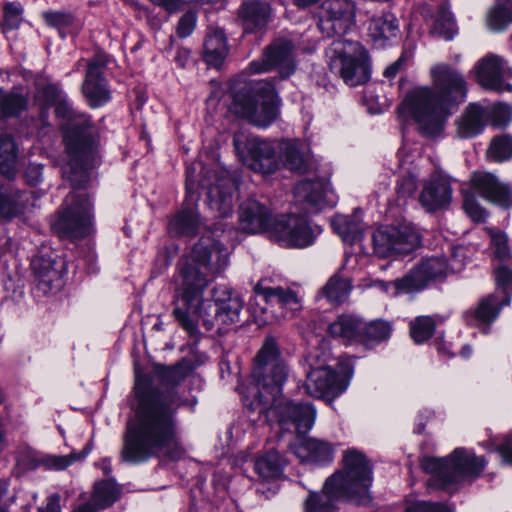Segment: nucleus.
Here are the masks:
<instances>
[{"label":"nucleus","instance_id":"obj_1","mask_svg":"<svg viewBox=\"0 0 512 512\" xmlns=\"http://www.w3.org/2000/svg\"><path fill=\"white\" fill-rule=\"evenodd\" d=\"M134 390L138 406L134 418L127 422L122 460L138 464L160 454L177 457V407L173 399L150 389L146 377L136 376Z\"/></svg>","mask_w":512,"mask_h":512},{"label":"nucleus","instance_id":"obj_2","mask_svg":"<svg viewBox=\"0 0 512 512\" xmlns=\"http://www.w3.org/2000/svg\"><path fill=\"white\" fill-rule=\"evenodd\" d=\"M279 355L275 340L267 338L255 357L253 383L243 403L252 421L276 419L282 427L292 425L300 436L312 428L316 411L311 404L295 403L281 397L288 370Z\"/></svg>","mask_w":512,"mask_h":512},{"label":"nucleus","instance_id":"obj_3","mask_svg":"<svg viewBox=\"0 0 512 512\" xmlns=\"http://www.w3.org/2000/svg\"><path fill=\"white\" fill-rule=\"evenodd\" d=\"M435 92L428 87H416L406 93L398 106L399 117L413 121L419 132L428 137L439 135L449 114V106L466 97V82L462 75L448 64L431 68Z\"/></svg>","mask_w":512,"mask_h":512},{"label":"nucleus","instance_id":"obj_4","mask_svg":"<svg viewBox=\"0 0 512 512\" xmlns=\"http://www.w3.org/2000/svg\"><path fill=\"white\" fill-rule=\"evenodd\" d=\"M342 463V468L326 479L320 492H310L304 502L305 512H335L338 501L358 505L370 502L373 481L370 461L360 451L348 449Z\"/></svg>","mask_w":512,"mask_h":512},{"label":"nucleus","instance_id":"obj_5","mask_svg":"<svg viewBox=\"0 0 512 512\" xmlns=\"http://www.w3.org/2000/svg\"><path fill=\"white\" fill-rule=\"evenodd\" d=\"M54 106L69 158L62 167L63 176L74 188L85 187L88 182L87 171L97 163V129L87 115L72 107L67 95Z\"/></svg>","mask_w":512,"mask_h":512},{"label":"nucleus","instance_id":"obj_6","mask_svg":"<svg viewBox=\"0 0 512 512\" xmlns=\"http://www.w3.org/2000/svg\"><path fill=\"white\" fill-rule=\"evenodd\" d=\"M211 280V267L206 257L203 260H197L193 254L178 263V272L173 278L175 284L173 316L191 335L198 331V322L202 317L204 304L203 292Z\"/></svg>","mask_w":512,"mask_h":512},{"label":"nucleus","instance_id":"obj_7","mask_svg":"<svg viewBox=\"0 0 512 512\" xmlns=\"http://www.w3.org/2000/svg\"><path fill=\"white\" fill-rule=\"evenodd\" d=\"M486 461L473 452L457 448L448 458L424 457L421 467L431 477L430 487L447 489L466 479H474L480 475Z\"/></svg>","mask_w":512,"mask_h":512},{"label":"nucleus","instance_id":"obj_8","mask_svg":"<svg viewBox=\"0 0 512 512\" xmlns=\"http://www.w3.org/2000/svg\"><path fill=\"white\" fill-rule=\"evenodd\" d=\"M231 110L256 127H268L278 116L274 85L265 80L254 83L250 93L235 95Z\"/></svg>","mask_w":512,"mask_h":512},{"label":"nucleus","instance_id":"obj_9","mask_svg":"<svg viewBox=\"0 0 512 512\" xmlns=\"http://www.w3.org/2000/svg\"><path fill=\"white\" fill-rule=\"evenodd\" d=\"M326 55L331 71L339 74L347 85L354 87L369 80L368 55L360 43L339 38L332 42Z\"/></svg>","mask_w":512,"mask_h":512},{"label":"nucleus","instance_id":"obj_10","mask_svg":"<svg viewBox=\"0 0 512 512\" xmlns=\"http://www.w3.org/2000/svg\"><path fill=\"white\" fill-rule=\"evenodd\" d=\"M63 209L51 224L61 238H81L92 227V205L83 192L73 191L64 200Z\"/></svg>","mask_w":512,"mask_h":512},{"label":"nucleus","instance_id":"obj_11","mask_svg":"<svg viewBox=\"0 0 512 512\" xmlns=\"http://www.w3.org/2000/svg\"><path fill=\"white\" fill-rule=\"evenodd\" d=\"M233 146L238 159L251 170L271 174L278 168L275 142L244 131L234 135Z\"/></svg>","mask_w":512,"mask_h":512},{"label":"nucleus","instance_id":"obj_12","mask_svg":"<svg viewBox=\"0 0 512 512\" xmlns=\"http://www.w3.org/2000/svg\"><path fill=\"white\" fill-rule=\"evenodd\" d=\"M454 269L443 256L423 258L407 275L391 283L376 280L374 286L388 292L393 287V295L408 294L424 289L430 282L445 278Z\"/></svg>","mask_w":512,"mask_h":512},{"label":"nucleus","instance_id":"obj_13","mask_svg":"<svg viewBox=\"0 0 512 512\" xmlns=\"http://www.w3.org/2000/svg\"><path fill=\"white\" fill-rule=\"evenodd\" d=\"M268 238L285 248H305L313 244L315 233L303 216L282 214L273 217Z\"/></svg>","mask_w":512,"mask_h":512},{"label":"nucleus","instance_id":"obj_14","mask_svg":"<svg viewBox=\"0 0 512 512\" xmlns=\"http://www.w3.org/2000/svg\"><path fill=\"white\" fill-rule=\"evenodd\" d=\"M254 290L256 298L265 303L263 323L294 317L302 308V299L293 289L256 285Z\"/></svg>","mask_w":512,"mask_h":512},{"label":"nucleus","instance_id":"obj_15","mask_svg":"<svg viewBox=\"0 0 512 512\" xmlns=\"http://www.w3.org/2000/svg\"><path fill=\"white\" fill-rule=\"evenodd\" d=\"M372 242L379 257H389L412 252L420 244V237L409 226H386L373 233Z\"/></svg>","mask_w":512,"mask_h":512},{"label":"nucleus","instance_id":"obj_16","mask_svg":"<svg viewBox=\"0 0 512 512\" xmlns=\"http://www.w3.org/2000/svg\"><path fill=\"white\" fill-rule=\"evenodd\" d=\"M495 280V292L480 301L471 319L472 324L481 327L483 333H487L488 325L498 317L501 308L510 303L506 289L512 284V271L499 267L495 271Z\"/></svg>","mask_w":512,"mask_h":512},{"label":"nucleus","instance_id":"obj_17","mask_svg":"<svg viewBox=\"0 0 512 512\" xmlns=\"http://www.w3.org/2000/svg\"><path fill=\"white\" fill-rule=\"evenodd\" d=\"M355 7L350 0H324L318 11V27L330 38L345 34L354 24Z\"/></svg>","mask_w":512,"mask_h":512},{"label":"nucleus","instance_id":"obj_18","mask_svg":"<svg viewBox=\"0 0 512 512\" xmlns=\"http://www.w3.org/2000/svg\"><path fill=\"white\" fill-rule=\"evenodd\" d=\"M250 68L255 73L278 69L282 79L291 76L296 69L293 45L291 41L285 39L275 40L263 54L262 61H254Z\"/></svg>","mask_w":512,"mask_h":512},{"label":"nucleus","instance_id":"obj_19","mask_svg":"<svg viewBox=\"0 0 512 512\" xmlns=\"http://www.w3.org/2000/svg\"><path fill=\"white\" fill-rule=\"evenodd\" d=\"M104 56H95L87 65L82 93L92 108L103 106L111 99V91L103 73L106 67Z\"/></svg>","mask_w":512,"mask_h":512},{"label":"nucleus","instance_id":"obj_20","mask_svg":"<svg viewBox=\"0 0 512 512\" xmlns=\"http://www.w3.org/2000/svg\"><path fill=\"white\" fill-rule=\"evenodd\" d=\"M452 200L450 178L442 171L433 172L424 181L419 202L427 212L446 209Z\"/></svg>","mask_w":512,"mask_h":512},{"label":"nucleus","instance_id":"obj_21","mask_svg":"<svg viewBox=\"0 0 512 512\" xmlns=\"http://www.w3.org/2000/svg\"><path fill=\"white\" fill-rule=\"evenodd\" d=\"M478 83L488 90L511 91L512 86L505 83L506 65L497 55H487L480 59L474 68Z\"/></svg>","mask_w":512,"mask_h":512},{"label":"nucleus","instance_id":"obj_22","mask_svg":"<svg viewBox=\"0 0 512 512\" xmlns=\"http://www.w3.org/2000/svg\"><path fill=\"white\" fill-rule=\"evenodd\" d=\"M297 201L306 203L308 210L317 212L324 207H332L336 204V196L329 184L323 180H303L294 189Z\"/></svg>","mask_w":512,"mask_h":512},{"label":"nucleus","instance_id":"obj_23","mask_svg":"<svg viewBox=\"0 0 512 512\" xmlns=\"http://www.w3.org/2000/svg\"><path fill=\"white\" fill-rule=\"evenodd\" d=\"M305 389L314 398L333 399L345 390V386L332 369L320 367L307 374Z\"/></svg>","mask_w":512,"mask_h":512},{"label":"nucleus","instance_id":"obj_24","mask_svg":"<svg viewBox=\"0 0 512 512\" xmlns=\"http://www.w3.org/2000/svg\"><path fill=\"white\" fill-rule=\"evenodd\" d=\"M37 277V288L44 294L55 293L63 286L64 262L45 256H37L32 261Z\"/></svg>","mask_w":512,"mask_h":512},{"label":"nucleus","instance_id":"obj_25","mask_svg":"<svg viewBox=\"0 0 512 512\" xmlns=\"http://www.w3.org/2000/svg\"><path fill=\"white\" fill-rule=\"evenodd\" d=\"M272 220L271 209L256 199H248L240 205V225L248 233H267Z\"/></svg>","mask_w":512,"mask_h":512},{"label":"nucleus","instance_id":"obj_26","mask_svg":"<svg viewBox=\"0 0 512 512\" xmlns=\"http://www.w3.org/2000/svg\"><path fill=\"white\" fill-rule=\"evenodd\" d=\"M471 183L473 188L489 202L502 207H509L512 204L510 188L499 182L493 174L475 172L471 178Z\"/></svg>","mask_w":512,"mask_h":512},{"label":"nucleus","instance_id":"obj_27","mask_svg":"<svg viewBox=\"0 0 512 512\" xmlns=\"http://www.w3.org/2000/svg\"><path fill=\"white\" fill-rule=\"evenodd\" d=\"M291 449L301 462L327 463L333 460V446L319 439L298 436Z\"/></svg>","mask_w":512,"mask_h":512},{"label":"nucleus","instance_id":"obj_28","mask_svg":"<svg viewBox=\"0 0 512 512\" xmlns=\"http://www.w3.org/2000/svg\"><path fill=\"white\" fill-rule=\"evenodd\" d=\"M488 110L481 104L470 103L456 121V134L468 139L479 135L485 125Z\"/></svg>","mask_w":512,"mask_h":512},{"label":"nucleus","instance_id":"obj_29","mask_svg":"<svg viewBox=\"0 0 512 512\" xmlns=\"http://www.w3.org/2000/svg\"><path fill=\"white\" fill-rule=\"evenodd\" d=\"M246 31L260 30L271 18V7L263 0H245L240 9Z\"/></svg>","mask_w":512,"mask_h":512},{"label":"nucleus","instance_id":"obj_30","mask_svg":"<svg viewBox=\"0 0 512 512\" xmlns=\"http://www.w3.org/2000/svg\"><path fill=\"white\" fill-rule=\"evenodd\" d=\"M29 197L11 184L0 185V217L12 218L23 212Z\"/></svg>","mask_w":512,"mask_h":512},{"label":"nucleus","instance_id":"obj_31","mask_svg":"<svg viewBox=\"0 0 512 512\" xmlns=\"http://www.w3.org/2000/svg\"><path fill=\"white\" fill-rule=\"evenodd\" d=\"M368 31L376 44L384 46L387 40L397 36L399 25L393 14L383 13L371 18Z\"/></svg>","mask_w":512,"mask_h":512},{"label":"nucleus","instance_id":"obj_32","mask_svg":"<svg viewBox=\"0 0 512 512\" xmlns=\"http://www.w3.org/2000/svg\"><path fill=\"white\" fill-rule=\"evenodd\" d=\"M329 333L333 337L345 341H353L362 338V322L353 315H341L329 325Z\"/></svg>","mask_w":512,"mask_h":512},{"label":"nucleus","instance_id":"obj_33","mask_svg":"<svg viewBox=\"0 0 512 512\" xmlns=\"http://www.w3.org/2000/svg\"><path fill=\"white\" fill-rule=\"evenodd\" d=\"M224 33L221 29L210 31L204 42V61L207 65L220 69L224 63Z\"/></svg>","mask_w":512,"mask_h":512},{"label":"nucleus","instance_id":"obj_34","mask_svg":"<svg viewBox=\"0 0 512 512\" xmlns=\"http://www.w3.org/2000/svg\"><path fill=\"white\" fill-rule=\"evenodd\" d=\"M490 30L501 31L512 22V0H496L495 6L487 14Z\"/></svg>","mask_w":512,"mask_h":512},{"label":"nucleus","instance_id":"obj_35","mask_svg":"<svg viewBox=\"0 0 512 512\" xmlns=\"http://www.w3.org/2000/svg\"><path fill=\"white\" fill-rule=\"evenodd\" d=\"M352 289L351 281L348 278L340 277L338 274L330 277L322 288V294L331 303H343L350 295Z\"/></svg>","mask_w":512,"mask_h":512},{"label":"nucleus","instance_id":"obj_36","mask_svg":"<svg viewBox=\"0 0 512 512\" xmlns=\"http://www.w3.org/2000/svg\"><path fill=\"white\" fill-rule=\"evenodd\" d=\"M120 496V489L112 480L101 481L95 484L90 502L98 509L111 506Z\"/></svg>","mask_w":512,"mask_h":512},{"label":"nucleus","instance_id":"obj_37","mask_svg":"<svg viewBox=\"0 0 512 512\" xmlns=\"http://www.w3.org/2000/svg\"><path fill=\"white\" fill-rule=\"evenodd\" d=\"M332 227L335 232L345 242L353 243L359 240L362 236V225L356 218H350L345 215H338L333 218Z\"/></svg>","mask_w":512,"mask_h":512},{"label":"nucleus","instance_id":"obj_38","mask_svg":"<svg viewBox=\"0 0 512 512\" xmlns=\"http://www.w3.org/2000/svg\"><path fill=\"white\" fill-rule=\"evenodd\" d=\"M27 98L16 90L5 91L0 88V114L3 117H15L27 108Z\"/></svg>","mask_w":512,"mask_h":512},{"label":"nucleus","instance_id":"obj_39","mask_svg":"<svg viewBox=\"0 0 512 512\" xmlns=\"http://www.w3.org/2000/svg\"><path fill=\"white\" fill-rule=\"evenodd\" d=\"M285 465L284 458L276 451H269L255 462L256 472L263 478L278 477Z\"/></svg>","mask_w":512,"mask_h":512},{"label":"nucleus","instance_id":"obj_40","mask_svg":"<svg viewBox=\"0 0 512 512\" xmlns=\"http://www.w3.org/2000/svg\"><path fill=\"white\" fill-rule=\"evenodd\" d=\"M199 220L196 212L190 208L182 210L170 222L169 229L179 236L194 235L197 231Z\"/></svg>","mask_w":512,"mask_h":512},{"label":"nucleus","instance_id":"obj_41","mask_svg":"<svg viewBox=\"0 0 512 512\" xmlns=\"http://www.w3.org/2000/svg\"><path fill=\"white\" fill-rule=\"evenodd\" d=\"M281 158L288 169L292 171L304 170L305 159L296 142L285 141L281 144Z\"/></svg>","mask_w":512,"mask_h":512},{"label":"nucleus","instance_id":"obj_42","mask_svg":"<svg viewBox=\"0 0 512 512\" xmlns=\"http://www.w3.org/2000/svg\"><path fill=\"white\" fill-rule=\"evenodd\" d=\"M487 157L496 162H503L512 157V137L508 135L493 138L487 150Z\"/></svg>","mask_w":512,"mask_h":512},{"label":"nucleus","instance_id":"obj_43","mask_svg":"<svg viewBox=\"0 0 512 512\" xmlns=\"http://www.w3.org/2000/svg\"><path fill=\"white\" fill-rule=\"evenodd\" d=\"M435 331V322L429 316H419L410 322L412 339L420 344L428 340Z\"/></svg>","mask_w":512,"mask_h":512},{"label":"nucleus","instance_id":"obj_44","mask_svg":"<svg viewBox=\"0 0 512 512\" xmlns=\"http://www.w3.org/2000/svg\"><path fill=\"white\" fill-rule=\"evenodd\" d=\"M433 31L446 40L452 39L457 32L453 15L447 10H441L435 20Z\"/></svg>","mask_w":512,"mask_h":512},{"label":"nucleus","instance_id":"obj_45","mask_svg":"<svg viewBox=\"0 0 512 512\" xmlns=\"http://www.w3.org/2000/svg\"><path fill=\"white\" fill-rule=\"evenodd\" d=\"M391 334V326L382 320L371 321L368 324L362 323V338L374 341L387 339Z\"/></svg>","mask_w":512,"mask_h":512},{"label":"nucleus","instance_id":"obj_46","mask_svg":"<svg viewBox=\"0 0 512 512\" xmlns=\"http://www.w3.org/2000/svg\"><path fill=\"white\" fill-rule=\"evenodd\" d=\"M91 451L90 446H86L79 454L71 453L68 455H53L45 459V465L55 470H63L73 464L75 461L85 458Z\"/></svg>","mask_w":512,"mask_h":512},{"label":"nucleus","instance_id":"obj_47","mask_svg":"<svg viewBox=\"0 0 512 512\" xmlns=\"http://www.w3.org/2000/svg\"><path fill=\"white\" fill-rule=\"evenodd\" d=\"M226 325L236 324L241 321L243 311V299L236 292H226Z\"/></svg>","mask_w":512,"mask_h":512},{"label":"nucleus","instance_id":"obj_48","mask_svg":"<svg viewBox=\"0 0 512 512\" xmlns=\"http://www.w3.org/2000/svg\"><path fill=\"white\" fill-rule=\"evenodd\" d=\"M484 107L488 110L487 119H490L493 126L503 127L511 121L512 112L508 105L498 103L493 106Z\"/></svg>","mask_w":512,"mask_h":512},{"label":"nucleus","instance_id":"obj_49","mask_svg":"<svg viewBox=\"0 0 512 512\" xmlns=\"http://www.w3.org/2000/svg\"><path fill=\"white\" fill-rule=\"evenodd\" d=\"M489 234L491 237V248L493 249L494 256L501 261L509 259L510 250L506 234L491 229L489 230Z\"/></svg>","mask_w":512,"mask_h":512},{"label":"nucleus","instance_id":"obj_50","mask_svg":"<svg viewBox=\"0 0 512 512\" xmlns=\"http://www.w3.org/2000/svg\"><path fill=\"white\" fill-rule=\"evenodd\" d=\"M463 208L474 221H484L487 216L485 210L478 204L473 196L465 195Z\"/></svg>","mask_w":512,"mask_h":512},{"label":"nucleus","instance_id":"obj_51","mask_svg":"<svg viewBox=\"0 0 512 512\" xmlns=\"http://www.w3.org/2000/svg\"><path fill=\"white\" fill-rule=\"evenodd\" d=\"M21 8L13 3H7L4 8V26L15 29L21 23Z\"/></svg>","mask_w":512,"mask_h":512},{"label":"nucleus","instance_id":"obj_52","mask_svg":"<svg viewBox=\"0 0 512 512\" xmlns=\"http://www.w3.org/2000/svg\"><path fill=\"white\" fill-rule=\"evenodd\" d=\"M46 22L56 27L60 32L63 28L70 26L73 23V17L70 14L62 12H46L43 14Z\"/></svg>","mask_w":512,"mask_h":512},{"label":"nucleus","instance_id":"obj_53","mask_svg":"<svg viewBox=\"0 0 512 512\" xmlns=\"http://www.w3.org/2000/svg\"><path fill=\"white\" fill-rule=\"evenodd\" d=\"M417 174L408 173L407 175H403L397 184V192L402 197H407L412 195L417 188Z\"/></svg>","mask_w":512,"mask_h":512},{"label":"nucleus","instance_id":"obj_54","mask_svg":"<svg viewBox=\"0 0 512 512\" xmlns=\"http://www.w3.org/2000/svg\"><path fill=\"white\" fill-rule=\"evenodd\" d=\"M196 25V16L193 12L184 14L177 26V34L180 38H186L192 34Z\"/></svg>","mask_w":512,"mask_h":512},{"label":"nucleus","instance_id":"obj_55","mask_svg":"<svg viewBox=\"0 0 512 512\" xmlns=\"http://www.w3.org/2000/svg\"><path fill=\"white\" fill-rule=\"evenodd\" d=\"M415 512H454V509L443 503L419 501L411 504Z\"/></svg>","mask_w":512,"mask_h":512},{"label":"nucleus","instance_id":"obj_56","mask_svg":"<svg viewBox=\"0 0 512 512\" xmlns=\"http://www.w3.org/2000/svg\"><path fill=\"white\" fill-rule=\"evenodd\" d=\"M159 372L162 378L172 385L178 384L185 377L181 366L161 367Z\"/></svg>","mask_w":512,"mask_h":512},{"label":"nucleus","instance_id":"obj_57","mask_svg":"<svg viewBox=\"0 0 512 512\" xmlns=\"http://www.w3.org/2000/svg\"><path fill=\"white\" fill-rule=\"evenodd\" d=\"M0 158H17L16 146L10 135H0Z\"/></svg>","mask_w":512,"mask_h":512},{"label":"nucleus","instance_id":"obj_58","mask_svg":"<svg viewBox=\"0 0 512 512\" xmlns=\"http://www.w3.org/2000/svg\"><path fill=\"white\" fill-rule=\"evenodd\" d=\"M66 94L57 84H47L42 89V96L48 104L55 105Z\"/></svg>","mask_w":512,"mask_h":512},{"label":"nucleus","instance_id":"obj_59","mask_svg":"<svg viewBox=\"0 0 512 512\" xmlns=\"http://www.w3.org/2000/svg\"><path fill=\"white\" fill-rule=\"evenodd\" d=\"M24 177L27 184L31 186L39 184L43 178V167L36 163L29 164L26 168Z\"/></svg>","mask_w":512,"mask_h":512},{"label":"nucleus","instance_id":"obj_60","mask_svg":"<svg viewBox=\"0 0 512 512\" xmlns=\"http://www.w3.org/2000/svg\"><path fill=\"white\" fill-rule=\"evenodd\" d=\"M17 158H0V173L7 179H11L16 174Z\"/></svg>","mask_w":512,"mask_h":512},{"label":"nucleus","instance_id":"obj_61","mask_svg":"<svg viewBox=\"0 0 512 512\" xmlns=\"http://www.w3.org/2000/svg\"><path fill=\"white\" fill-rule=\"evenodd\" d=\"M504 463L512 465V436L497 448Z\"/></svg>","mask_w":512,"mask_h":512},{"label":"nucleus","instance_id":"obj_62","mask_svg":"<svg viewBox=\"0 0 512 512\" xmlns=\"http://www.w3.org/2000/svg\"><path fill=\"white\" fill-rule=\"evenodd\" d=\"M60 496L53 494L47 498V504L45 507H41L39 512H61L60 511Z\"/></svg>","mask_w":512,"mask_h":512},{"label":"nucleus","instance_id":"obj_63","mask_svg":"<svg viewBox=\"0 0 512 512\" xmlns=\"http://www.w3.org/2000/svg\"><path fill=\"white\" fill-rule=\"evenodd\" d=\"M403 61H404V56L400 57L397 61H395L394 63H392L391 65H389L385 71H384V76L387 77V78H393L396 76V74L399 72V70L401 69L402 65H403Z\"/></svg>","mask_w":512,"mask_h":512},{"label":"nucleus","instance_id":"obj_64","mask_svg":"<svg viewBox=\"0 0 512 512\" xmlns=\"http://www.w3.org/2000/svg\"><path fill=\"white\" fill-rule=\"evenodd\" d=\"M153 4L164 7L170 12H174L179 8V0H150Z\"/></svg>","mask_w":512,"mask_h":512}]
</instances>
